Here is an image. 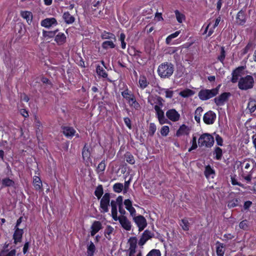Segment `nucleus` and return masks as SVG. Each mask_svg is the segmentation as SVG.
<instances>
[{
	"mask_svg": "<svg viewBox=\"0 0 256 256\" xmlns=\"http://www.w3.org/2000/svg\"><path fill=\"white\" fill-rule=\"evenodd\" d=\"M22 16L26 19L27 22H28L29 21L30 22L32 20V14L30 12H21Z\"/></svg>",
	"mask_w": 256,
	"mask_h": 256,
	"instance_id": "72a5a7b5",
	"label": "nucleus"
},
{
	"mask_svg": "<svg viewBox=\"0 0 256 256\" xmlns=\"http://www.w3.org/2000/svg\"><path fill=\"white\" fill-rule=\"evenodd\" d=\"M194 92L190 89H186L180 92V95L184 98H187L190 96H192Z\"/></svg>",
	"mask_w": 256,
	"mask_h": 256,
	"instance_id": "c756f323",
	"label": "nucleus"
},
{
	"mask_svg": "<svg viewBox=\"0 0 256 256\" xmlns=\"http://www.w3.org/2000/svg\"><path fill=\"white\" fill-rule=\"evenodd\" d=\"M96 72L98 75L102 76L103 78H106L108 76L106 70L100 66H98L96 68Z\"/></svg>",
	"mask_w": 256,
	"mask_h": 256,
	"instance_id": "4c0bfd02",
	"label": "nucleus"
},
{
	"mask_svg": "<svg viewBox=\"0 0 256 256\" xmlns=\"http://www.w3.org/2000/svg\"><path fill=\"white\" fill-rule=\"evenodd\" d=\"M58 32V30H56L54 31H46V30H43L42 32V35L44 37H48L49 38H52L54 37V36L56 35V32Z\"/></svg>",
	"mask_w": 256,
	"mask_h": 256,
	"instance_id": "473e14b6",
	"label": "nucleus"
},
{
	"mask_svg": "<svg viewBox=\"0 0 256 256\" xmlns=\"http://www.w3.org/2000/svg\"><path fill=\"white\" fill-rule=\"evenodd\" d=\"M214 153L216 154V158L217 160H220L222 158V151L220 148L216 147L215 148Z\"/></svg>",
	"mask_w": 256,
	"mask_h": 256,
	"instance_id": "79ce46f5",
	"label": "nucleus"
},
{
	"mask_svg": "<svg viewBox=\"0 0 256 256\" xmlns=\"http://www.w3.org/2000/svg\"><path fill=\"white\" fill-rule=\"evenodd\" d=\"M216 118V114L212 111L210 110L204 114L203 120L206 124H212L214 123Z\"/></svg>",
	"mask_w": 256,
	"mask_h": 256,
	"instance_id": "6e6552de",
	"label": "nucleus"
},
{
	"mask_svg": "<svg viewBox=\"0 0 256 256\" xmlns=\"http://www.w3.org/2000/svg\"><path fill=\"white\" fill-rule=\"evenodd\" d=\"M129 185H130L129 181L125 182L124 184V188H124V193L127 192L128 188H129Z\"/></svg>",
	"mask_w": 256,
	"mask_h": 256,
	"instance_id": "338daca9",
	"label": "nucleus"
},
{
	"mask_svg": "<svg viewBox=\"0 0 256 256\" xmlns=\"http://www.w3.org/2000/svg\"><path fill=\"white\" fill-rule=\"evenodd\" d=\"M122 96L124 98H126L127 100H128V98H130V96H131L132 95H130L128 92V90H124V92H122Z\"/></svg>",
	"mask_w": 256,
	"mask_h": 256,
	"instance_id": "0e129e2a",
	"label": "nucleus"
},
{
	"mask_svg": "<svg viewBox=\"0 0 256 256\" xmlns=\"http://www.w3.org/2000/svg\"><path fill=\"white\" fill-rule=\"evenodd\" d=\"M180 226H182L184 230H189V223L186 220H182Z\"/></svg>",
	"mask_w": 256,
	"mask_h": 256,
	"instance_id": "603ef678",
	"label": "nucleus"
},
{
	"mask_svg": "<svg viewBox=\"0 0 256 256\" xmlns=\"http://www.w3.org/2000/svg\"><path fill=\"white\" fill-rule=\"evenodd\" d=\"M161 108L162 107H160L158 105H155L154 106V109L156 110L157 118L160 124H168L169 122V121L165 118L164 112L161 109Z\"/></svg>",
	"mask_w": 256,
	"mask_h": 256,
	"instance_id": "423d86ee",
	"label": "nucleus"
},
{
	"mask_svg": "<svg viewBox=\"0 0 256 256\" xmlns=\"http://www.w3.org/2000/svg\"><path fill=\"white\" fill-rule=\"evenodd\" d=\"M102 228V224L99 221H94L92 226V230L90 232V234L92 236H94L96 233H97Z\"/></svg>",
	"mask_w": 256,
	"mask_h": 256,
	"instance_id": "a211bd4d",
	"label": "nucleus"
},
{
	"mask_svg": "<svg viewBox=\"0 0 256 256\" xmlns=\"http://www.w3.org/2000/svg\"><path fill=\"white\" fill-rule=\"evenodd\" d=\"M120 223L122 226L126 230H130L132 228L131 222L124 216H120Z\"/></svg>",
	"mask_w": 256,
	"mask_h": 256,
	"instance_id": "ddd939ff",
	"label": "nucleus"
},
{
	"mask_svg": "<svg viewBox=\"0 0 256 256\" xmlns=\"http://www.w3.org/2000/svg\"><path fill=\"white\" fill-rule=\"evenodd\" d=\"M124 204L127 210L132 206V202L129 199L126 200L124 202Z\"/></svg>",
	"mask_w": 256,
	"mask_h": 256,
	"instance_id": "e2e57ef3",
	"label": "nucleus"
},
{
	"mask_svg": "<svg viewBox=\"0 0 256 256\" xmlns=\"http://www.w3.org/2000/svg\"><path fill=\"white\" fill-rule=\"evenodd\" d=\"M164 100L159 96H150L148 98V102L150 104L152 105H154L156 104V105H158L160 107H162L164 106L163 102Z\"/></svg>",
	"mask_w": 256,
	"mask_h": 256,
	"instance_id": "4468645a",
	"label": "nucleus"
},
{
	"mask_svg": "<svg viewBox=\"0 0 256 256\" xmlns=\"http://www.w3.org/2000/svg\"><path fill=\"white\" fill-rule=\"evenodd\" d=\"M128 101L131 106L134 108H138L139 106V104L136 102L134 96L132 95L130 96V98H128Z\"/></svg>",
	"mask_w": 256,
	"mask_h": 256,
	"instance_id": "a18cd8bd",
	"label": "nucleus"
},
{
	"mask_svg": "<svg viewBox=\"0 0 256 256\" xmlns=\"http://www.w3.org/2000/svg\"><path fill=\"white\" fill-rule=\"evenodd\" d=\"M128 101L131 106L134 108H138L139 106V104L136 102L134 96L132 95L130 96V98H128Z\"/></svg>",
	"mask_w": 256,
	"mask_h": 256,
	"instance_id": "c03bdc74",
	"label": "nucleus"
},
{
	"mask_svg": "<svg viewBox=\"0 0 256 256\" xmlns=\"http://www.w3.org/2000/svg\"><path fill=\"white\" fill-rule=\"evenodd\" d=\"M110 194L106 193L102 196L100 202V207L102 209L101 212H106L108 211V207L110 206Z\"/></svg>",
	"mask_w": 256,
	"mask_h": 256,
	"instance_id": "39448f33",
	"label": "nucleus"
},
{
	"mask_svg": "<svg viewBox=\"0 0 256 256\" xmlns=\"http://www.w3.org/2000/svg\"><path fill=\"white\" fill-rule=\"evenodd\" d=\"M230 96V92H224L214 99V102L217 106H222L228 100V98Z\"/></svg>",
	"mask_w": 256,
	"mask_h": 256,
	"instance_id": "1a4fd4ad",
	"label": "nucleus"
},
{
	"mask_svg": "<svg viewBox=\"0 0 256 256\" xmlns=\"http://www.w3.org/2000/svg\"><path fill=\"white\" fill-rule=\"evenodd\" d=\"M254 164V162L253 160H244L242 162H241L240 164L242 167H244L245 169L248 170L250 168V166L252 164Z\"/></svg>",
	"mask_w": 256,
	"mask_h": 256,
	"instance_id": "37998d69",
	"label": "nucleus"
},
{
	"mask_svg": "<svg viewBox=\"0 0 256 256\" xmlns=\"http://www.w3.org/2000/svg\"><path fill=\"white\" fill-rule=\"evenodd\" d=\"M102 39H111L116 40V36L114 34L111 32H106L104 31L101 35Z\"/></svg>",
	"mask_w": 256,
	"mask_h": 256,
	"instance_id": "c85d7f7f",
	"label": "nucleus"
},
{
	"mask_svg": "<svg viewBox=\"0 0 256 256\" xmlns=\"http://www.w3.org/2000/svg\"><path fill=\"white\" fill-rule=\"evenodd\" d=\"M216 140L218 145L220 146H222L223 140L218 134H216Z\"/></svg>",
	"mask_w": 256,
	"mask_h": 256,
	"instance_id": "680f3d73",
	"label": "nucleus"
},
{
	"mask_svg": "<svg viewBox=\"0 0 256 256\" xmlns=\"http://www.w3.org/2000/svg\"><path fill=\"white\" fill-rule=\"evenodd\" d=\"M218 88H213L212 90H202L198 92L199 98L202 100H206L210 99L218 93Z\"/></svg>",
	"mask_w": 256,
	"mask_h": 256,
	"instance_id": "20e7f679",
	"label": "nucleus"
},
{
	"mask_svg": "<svg viewBox=\"0 0 256 256\" xmlns=\"http://www.w3.org/2000/svg\"><path fill=\"white\" fill-rule=\"evenodd\" d=\"M216 252L218 256H224V245L219 242H216Z\"/></svg>",
	"mask_w": 256,
	"mask_h": 256,
	"instance_id": "4be33fe9",
	"label": "nucleus"
},
{
	"mask_svg": "<svg viewBox=\"0 0 256 256\" xmlns=\"http://www.w3.org/2000/svg\"><path fill=\"white\" fill-rule=\"evenodd\" d=\"M102 47L104 49H108V48H114L115 47V44L112 41L106 40L102 44Z\"/></svg>",
	"mask_w": 256,
	"mask_h": 256,
	"instance_id": "c9c22d12",
	"label": "nucleus"
},
{
	"mask_svg": "<svg viewBox=\"0 0 256 256\" xmlns=\"http://www.w3.org/2000/svg\"><path fill=\"white\" fill-rule=\"evenodd\" d=\"M247 108L249 110L250 113H252L256 110V100L254 99L250 98Z\"/></svg>",
	"mask_w": 256,
	"mask_h": 256,
	"instance_id": "5701e85b",
	"label": "nucleus"
},
{
	"mask_svg": "<svg viewBox=\"0 0 256 256\" xmlns=\"http://www.w3.org/2000/svg\"><path fill=\"white\" fill-rule=\"evenodd\" d=\"M82 158L84 160L88 159L90 158V154L88 146L85 144L82 152Z\"/></svg>",
	"mask_w": 256,
	"mask_h": 256,
	"instance_id": "cd10ccee",
	"label": "nucleus"
},
{
	"mask_svg": "<svg viewBox=\"0 0 256 256\" xmlns=\"http://www.w3.org/2000/svg\"><path fill=\"white\" fill-rule=\"evenodd\" d=\"M245 68V67L244 66H238L232 72V78L231 79V82L232 83H236L238 82V80L240 76H241L242 74V73L243 70Z\"/></svg>",
	"mask_w": 256,
	"mask_h": 256,
	"instance_id": "9b49d317",
	"label": "nucleus"
},
{
	"mask_svg": "<svg viewBox=\"0 0 256 256\" xmlns=\"http://www.w3.org/2000/svg\"><path fill=\"white\" fill-rule=\"evenodd\" d=\"M198 144L200 146L210 148L214 144V138L210 134H204L198 138Z\"/></svg>",
	"mask_w": 256,
	"mask_h": 256,
	"instance_id": "7ed1b4c3",
	"label": "nucleus"
},
{
	"mask_svg": "<svg viewBox=\"0 0 256 256\" xmlns=\"http://www.w3.org/2000/svg\"><path fill=\"white\" fill-rule=\"evenodd\" d=\"M188 134V128L185 124L181 126L177 130L176 135L178 136L183 134Z\"/></svg>",
	"mask_w": 256,
	"mask_h": 256,
	"instance_id": "b1692460",
	"label": "nucleus"
},
{
	"mask_svg": "<svg viewBox=\"0 0 256 256\" xmlns=\"http://www.w3.org/2000/svg\"><path fill=\"white\" fill-rule=\"evenodd\" d=\"M33 184L35 188L37 190L41 189L42 186V182L38 176H35L34 178Z\"/></svg>",
	"mask_w": 256,
	"mask_h": 256,
	"instance_id": "a878e982",
	"label": "nucleus"
},
{
	"mask_svg": "<svg viewBox=\"0 0 256 256\" xmlns=\"http://www.w3.org/2000/svg\"><path fill=\"white\" fill-rule=\"evenodd\" d=\"M166 117L172 122H177L180 119V114L175 109H170L166 112Z\"/></svg>",
	"mask_w": 256,
	"mask_h": 256,
	"instance_id": "9d476101",
	"label": "nucleus"
},
{
	"mask_svg": "<svg viewBox=\"0 0 256 256\" xmlns=\"http://www.w3.org/2000/svg\"><path fill=\"white\" fill-rule=\"evenodd\" d=\"M63 134L67 138H70L74 136L76 130L72 127L64 126L62 128Z\"/></svg>",
	"mask_w": 256,
	"mask_h": 256,
	"instance_id": "6ab92c4d",
	"label": "nucleus"
},
{
	"mask_svg": "<svg viewBox=\"0 0 256 256\" xmlns=\"http://www.w3.org/2000/svg\"><path fill=\"white\" fill-rule=\"evenodd\" d=\"M169 127L166 126H162L160 130V134L163 136H166L169 132Z\"/></svg>",
	"mask_w": 256,
	"mask_h": 256,
	"instance_id": "6e6d98bb",
	"label": "nucleus"
},
{
	"mask_svg": "<svg viewBox=\"0 0 256 256\" xmlns=\"http://www.w3.org/2000/svg\"><path fill=\"white\" fill-rule=\"evenodd\" d=\"M124 158L130 164H134L135 160L134 156L129 152H126L124 154Z\"/></svg>",
	"mask_w": 256,
	"mask_h": 256,
	"instance_id": "7c9ffc66",
	"label": "nucleus"
},
{
	"mask_svg": "<svg viewBox=\"0 0 256 256\" xmlns=\"http://www.w3.org/2000/svg\"><path fill=\"white\" fill-rule=\"evenodd\" d=\"M114 231V228L110 226H108L104 231V235L108 240L111 238L110 235L112 234Z\"/></svg>",
	"mask_w": 256,
	"mask_h": 256,
	"instance_id": "f704fd0d",
	"label": "nucleus"
},
{
	"mask_svg": "<svg viewBox=\"0 0 256 256\" xmlns=\"http://www.w3.org/2000/svg\"><path fill=\"white\" fill-rule=\"evenodd\" d=\"M254 84V80L252 76L248 75L241 78L238 84V88L242 90H247L252 88Z\"/></svg>",
	"mask_w": 256,
	"mask_h": 256,
	"instance_id": "f03ea898",
	"label": "nucleus"
},
{
	"mask_svg": "<svg viewBox=\"0 0 256 256\" xmlns=\"http://www.w3.org/2000/svg\"><path fill=\"white\" fill-rule=\"evenodd\" d=\"M203 111V109L202 107H198L195 111L194 113V119L198 122L200 123V116L202 113Z\"/></svg>",
	"mask_w": 256,
	"mask_h": 256,
	"instance_id": "bb28decb",
	"label": "nucleus"
},
{
	"mask_svg": "<svg viewBox=\"0 0 256 256\" xmlns=\"http://www.w3.org/2000/svg\"><path fill=\"white\" fill-rule=\"evenodd\" d=\"M124 122L126 126L129 128H131V120L128 118H124Z\"/></svg>",
	"mask_w": 256,
	"mask_h": 256,
	"instance_id": "69168bd1",
	"label": "nucleus"
},
{
	"mask_svg": "<svg viewBox=\"0 0 256 256\" xmlns=\"http://www.w3.org/2000/svg\"><path fill=\"white\" fill-rule=\"evenodd\" d=\"M130 243V248H136L137 244V238L136 237L130 238L128 240Z\"/></svg>",
	"mask_w": 256,
	"mask_h": 256,
	"instance_id": "864d4df0",
	"label": "nucleus"
},
{
	"mask_svg": "<svg viewBox=\"0 0 256 256\" xmlns=\"http://www.w3.org/2000/svg\"><path fill=\"white\" fill-rule=\"evenodd\" d=\"M58 22L54 18H46L41 22V26L46 28H49L53 25L56 26Z\"/></svg>",
	"mask_w": 256,
	"mask_h": 256,
	"instance_id": "2eb2a0df",
	"label": "nucleus"
},
{
	"mask_svg": "<svg viewBox=\"0 0 256 256\" xmlns=\"http://www.w3.org/2000/svg\"><path fill=\"white\" fill-rule=\"evenodd\" d=\"M225 51L224 50V48L223 47L221 48V52L220 56H219L218 58V60L221 62H223L224 58H225Z\"/></svg>",
	"mask_w": 256,
	"mask_h": 256,
	"instance_id": "13d9d810",
	"label": "nucleus"
},
{
	"mask_svg": "<svg viewBox=\"0 0 256 256\" xmlns=\"http://www.w3.org/2000/svg\"><path fill=\"white\" fill-rule=\"evenodd\" d=\"M16 251L15 250H12L10 252L8 250H2L0 252V256H16Z\"/></svg>",
	"mask_w": 256,
	"mask_h": 256,
	"instance_id": "2f4dec72",
	"label": "nucleus"
},
{
	"mask_svg": "<svg viewBox=\"0 0 256 256\" xmlns=\"http://www.w3.org/2000/svg\"><path fill=\"white\" fill-rule=\"evenodd\" d=\"M156 128L154 124L150 123L148 130V134L150 136H153L154 132H156Z\"/></svg>",
	"mask_w": 256,
	"mask_h": 256,
	"instance_id": "09e8293b",
	"label": "nucleus"
},
{
	"mask_svg": "<svg viewBox=\"0 0 256 256\" xmlns=\"http://www.w3.org/2000/svg\"><path fill=\"white\" fill-rule=\"evenodd\" d=\"M94 194L98 199H100L101 198L103 194V188L102 186L100 185L96 188L94 192Z\"/></svg>",
	"mask_w": 256,
	"mask_h": 256,
	"instance_id": "58836bf2",
	"label": "nucleus"
},
{
	"mask_svg": "<svg viewBox=\"0 0 256 256\" xmlns=\"http://www.w3.org/2000/svg\"><path fill=\"white\" fill-rule=\"evenodd\" d=\"M238 199L232 200L230 201L228 204V206L230 208H232L238 205Z\"/></svg>",
	"mask_w": 256,
	"mask_h": 256,
	"instance_id": "4d7b16f0",
	"label": "nucleus"
},
{
	"mask_svg": "<svg viewBox=\"0 0 256 256\" xmlns=\"http://www.w3.org/2000/svg\"><path fill=\"white\" fill-rule=\"evenodd\" d=\"M239 226L240 228L246 230L248 228V222L246 220L242 221L239 224Z\"/></svg>",
	"mask_w": 256,
	"mask_h": 256,
	"instance_id": "052dcab7",
	"label": "nucleus"
},
{
	"mask_svg": "<svg viewBox=\"0 0 256 256\" xmlns=\"http://www.w3.org/2000/svg\"><path fill=\"white\" fill-rule=\"evenodd\" d=\"M55 41L58 45H62L66 42V36L63 33L60 32L56 35Z\"/></svg>",
	"mask_w": 256,
	"mask_h": 256,
	"instance_id": "aec40b11",
	"label": "nucleus"
},
{
	"mask_svg": "<svg viewBox=\"0 0 256 256\" xmlns=\"http://www.w3.org/2000/svg\"><path fill=\"white\" fill-rule=\"evenodd\" d=\"M139 84L142 88H144L148 86V82L145 76L140 78L139 80Z\"/></svg>",
	"mask_w": 256,
	"mask_h": 256,
	"instance_id": "e433bc0d",
	"label": "nucleus"
},
{
	"mask_svg": "<svg viewBox=\"0 0 256 256\" xmlns=\"http://www.w3.org/2000/svg\"><path fill=\"white\" fill-rule=\"evenodd\" d=\"M174 66L170 63L165 62L160 64L158 69V75L162 78H168L173 74Z\"/></svg>",
	"mask_w": 256,
	"mask_h": 256,
	"instance_id": "f257e3e1",
	"label": "nucleus"
},
{
	"mask_svg": "<svg viewBox=\"0 0 256 256\" xmlns=\"http://www.w3.org/2000/svg\"><path fill=\"white\" fill-rule=\"evenodd\" d=\"M134 220L137 224L139 231H142L146 226L147 223L146 218L140 215L134 217Z\"/></svg>",
	"mask_w": 256,
	"mask_h": 256,
	"instance_id": "0eeeda50",
	"label": "nucleus"
},
{
	"mask_svg": "<svg viewBox=\"0 0 256 256\" xmlns=\"http://www.w3.org/2000/svg\"><path fill=\"white\" fill-rule=\"evenodd\" d=\"M62 18L67 24H72L75 20L74 16H72L68 12H64L62 16Z\"/></svg>",
	"mask_w": 256,
	"mask_h": 256,
	"instance_id": "412c9836",
	"label": "nucleus"
},
{
	"mask_svg": "<svg viewBox=\"0 0 256 256\" xmlns=\"http://www.w3.org/2000/svg\"><path fill=\"white\" fill-rule=\"evenodd\" d=\"M154 235L150 231L144 230L138 242V244L142 246L148 240L152 238Z\"/></svg>",
	"mask_w": 256,
	"mask_h": 256,
	"instance_id": "f8f14e48",
	"label": "nucleus"
},
{
	"mask_svg": "<svg viewBox=\"0 0 256 256\" xmlns=\"http://www.w3.org/2000/svg\"><path fill=\"white\" fill-rule=\"evenodd\" d=\"M1 182L2 186L4 187L13 186L14 185V181L8 178H3Z\"/></svg>",
	"mask_w": 256,
	"mask_h": 256,
	"instance_id": "393cba45",
	"label": "nucleus"
},
{
	"mask_svg": "<svg viewBox=\"0 0 256 256\" xmlns=\"http://www.w3.org/2000/svg\"><path fill=\"white\" fill-rule=\"evenodd\" d=\"M105 168H106L105 161L102 160L98 164V165L97 167V169H96L97 172H102L104 170Z\"/></svg>",
	"mask_w": 256,
	"mask_h": 256,
	"instance_id": "8fccbe9b",
	"label": "nucleus"
},
{
	"mask_svg": "<svg viewBox=\"0 0 256 256\" xmlns=\"http://www.w3.org/2000/svg\"><path fill=\"white\" fill-rule=\"evenodd\" d=\"M146 256H161V254L160 250L154 249L150 250Z\"/></svg>",
	"mask_w": 256,
	"mask_h": 256,
	"instance_id": "3c124183",
	"label": "nucleus"
},
{
	"mask_svg": "<svg viewBox=\"0 0 256 256\" xmlns=\"http://www.w3.org/2000/svg\"><path fill=\"white\" fill-rule=\"evenodd\" d=\"M214 174V170L211 168L210 166H207L205 168L204 174L208 178L212 174Z\"/></svg>",
	"mask_w": 256,
	"mask_h": 256,
	"instance_id": "49530a36",
	"label": "nucleus"
},
{
	"mask_svg": "<svg viewBox=\"0 0 256 256\" xmlns=\"http://www.w3.org/2000/svg\"><path fill=\"white\" fill-rule=\"evenodd\" d=\"M136 248H130L128 249V250L130 252H129V256H134V254L136 252Z\"/></svg>",
	"mask_w": 256,
	"mask_h": 256,
	"instance_id": "774afa93",
	"label": "nucleus"
},
{
	"mask_svg": "<svg viewBox=\"0 0 256 256\" xmlns=\"http://www.w3.org/2000/svg\"><path fill=\"white\" fill-rule=\"evenodd\" d=\"M124 188V185L121 183L115 184L113 186L114 190L118 193L120 192Z\"/></svg>",
	"mask_w": 256,
	"mask_h": 256,
	"instance_id": "a19ab883",
	"label": "nucleus"
},
{
	"mask_svg": "<svg viewBox=\"0 0 256 256\" xmlns=\"http://www.w3.org/2000/svg\"><path fill=\"white\" fill-rule=\"evenodd\" d=\"M236 22L242 26L246 22V16L244 10H240L237 14Z\"/></svg>",
	"mask_w": 256,
	"mask_h": 256,
	"instance_id": "f3484780",
	"label": "nucleus"
},
{
	"mask_svg": "<svg viewBox=\"0 0 256 256\" xmlns=\"http://www.w3.org/2000/svg\"><path fill=\"white\" fill-rule=\"evenodd\" d=\"M175 14L176 16V20L178 22L182 23L183 19L184 18V15L179 12L178 10H176L175 11Z\"/></svg>",
	"mask_w": 256,
	"mask_h": 256,
	"instance_id": "5fc2aeb1",
	"label": "nucleus"
},
{
	"mask_svg": "<svg viewBox=\"0 0 256 256\" xmlns=\"http://www.w3.org/2000/svg\"><path fill=\"white\" fill-rule=\"evenodd\" d=\"M253 48L254 44L252 42H249L246 47L242 50V54H246L248 51L252 50Z\"/></svg>",
	"mask_w": 256,
	"mask_h": 256,
	"instance_id": "ea45409f",
	"label": "nucleus"
},
{
	"mask_svg": "<svg viewBox=\"0 0 256 256\" xmlns=\"http://www.w3.org/2000/svg\"><path fill=\"white\" fill-rule=\"evenodd\" d=\"M96 250L94 244L92 242H90V245L88 246L87 248V253L94 255Z\"/></svg>",
	"mask_w": 256,
	"mask_h": 256,
	"instance_id": "de8ad7c7",
	"label": "nucleus"
},
{
	"mask_svg": "<svg viewBox=\"0 0 256 256\" xmlns=\"http://www.w3.org/2000/svg\"><path fill=\"white\" fill-rule=\"evenodd\" d=\"M110 206H112V213L117 212V204L116 202L112 200L110 202Z\"/></svg>",
	"mask_w": 256,
	"mask_h": 256,
	"instance_id": "bf43d9fd",
	"label": "nucleus"
},
{
	"mask_svg": "<svg viewBox=\"0 0 256 256\" xmlns=\"http://www.w3.org/2000/svg\"><path fill=\"white\" fill-rule=\"evenodd\" d=\"M15 231L13 235L14 243L16 244L17 242H20L22 240V236L24 233L23 230L18 228H14Z\"/></svg>",
	"mask_w": 256,
	"mask_h": 256,
	"instance_id": "dca6fc26",
	"label": "nucleus"
}]
</instances>
